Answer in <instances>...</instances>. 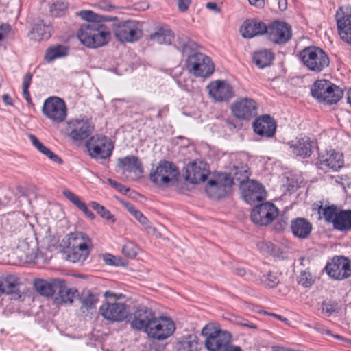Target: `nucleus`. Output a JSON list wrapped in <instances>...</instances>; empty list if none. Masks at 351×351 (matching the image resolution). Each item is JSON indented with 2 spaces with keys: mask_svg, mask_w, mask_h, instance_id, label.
I'll return each mask as SVG.
<instances>
[{
  "mask_svg": "<svg viewBox=\"0 0 351 351\" xmlns=\"http://www.w3.org/2000/svg\"><path fill=\"white\" fill-rule=\"evenodd\" d=\"M67 8V3L62 1L53 3L50 7V13L52 16H61Z\"/></svg>",
  "mask_w": 351,
  "mask_h": 351,
  "instance_id": "obj_48",
  "label": "nucleus"
},
{
  "mask_svg": "<svg viewBox=\"0 0 351 351\" xmlns=\"http://www.w3.org/2000/svg\"><path fill=\"white\" fill-rule=\"evenodd\" d=\"M223 351H243L239 346L228 345Z\"/></svg>",
  "mask_w": 351,
  "mask_h": 351,
  "instance_id": "obj_63",
  "label": "nucleus"
},
{
  "mask_svg": "<svg viewBox=\"0 0 351 351\" xmlns=\"http://www.w3.org/2000/svg\"><path fill=\"white\" fill-rule=\"evenodd\" d=\"M336 18L341 39L351 44V6L339 8L336 13Z\"/></svg>",
  "mask_w": 351,
  "mask_h": 351,
  "instance_id": "obj_18",
  "label": "nucleus"
},
{
  "mask_svg": "<svg viewBox=\"0 0 351 351\" xmlns=\"http://www.w3.org/2000/svg\"><path fill=\"white\" fill-rule=\"evenodd\" d=\"M249 3L254 6L257 8H263L265 5L264 0H248Z\"/></svg>",
  "mask_w": 351,
  "mask_h": 351,
  "instance_id": "obj_61",
  "label": "nucleus"
},
{
  "mask_svg": "<svg viewBox=\"0 0 351 351\" xmlns=\"http://www.w3.org/2000/svg\"><path fill=\"white\" fill-rule=\"evenodd\" d=\"M62 283L57 288L58 298L56 300H60V302L69 304H72L73 299L78 295L77 289L68 288L65 285V281L62 279Z\"/></svg>",
  "mask_w": 351,
  "mask_h": 351,
  "instance_id": "obj_36",
  "label": "nucleus"
},
{
  "mask_svg": "<svg viewBox=\"0 0 351 351\" xmlns=\"http://www.w3.org/2000/svg\"><path fill=\"white\" fill-rule=\"evenodd\" d=\"M29 139L32 143V145L40 152L42 153L45 149L47 147H45L39 140L38 138L34 134H29Z\"/></svg>",
  "mask_w": 351,
  "mask_h": 351,
  "instance_id": "obj_55",
  "label": "nucleus"
},
{
  "mask_svg": "<svg viewBox=\"0 0 351 351\" xmlns=\"http://www.w3.org/2000/svg\"><path fill=\"white\" fill-rule=\"evenodd\" d=\"M65 252L66 253V259L73 263L83 262L88 256L87 255L82 256V252L75 250L74 248H70V250L67 248Z\"/></svg>",
  "mask_w": 351,
  "mask_h": 351,
  "instance_id": "obj_47",
  "label": "nucleus"
},
{
  "mask_svg": "<svg viewBox=\"0 0 351 351\" xmlns=\"http://www.w3.org/2000/svg\"><path fill=\"white\" fill-rule=\"evenodd\" d=\"M62 193L68 200L82 211L87 217L90 219H95V216L93 213L88 208L86 204L82 202L77 195L68 189H64Z\"/></svg>",
  "mask_w": 351,
  "mask_h": 351,
  "instance_id": "obj_37",
  "label": "nucleus"
},
{
  "mask_svg": "<svg viewBox=\"0 0 351 351\" xmlns=\"http://www.w3.org/2000/svg\"><path fill=\"white\" fill-rule=\"evenodd\" d=\"M311 95L318 101L327 104L337 103L343 97V90L326 80L316 81L311 89Z\"/></svg>",
  "mask_w": 351,
  "mask_h": 351,
  "instance_id": "obj_5",
  "label": "nucleus"
},
{
  "mask_svg": "<svg viewBox=\"0 0 351 351\" xmlns=\"http://www.w3.org/2000/svg\"><path fill=\"white\" fill-rule=\"evenodd\" d=\"M233 181L227 174L219 176L216 180H210L206 188V193L211 197L221 199L230 193Z\"/></svg>",
  "mask_w": 351,
  "mask_h": 351,
  "instance_id": "obj_11",
  "label": "nucleus"
},
{
  "mask_svg": "<svg viewBox=\"0 0 351 351\" xmlns=\"http://www.w3.org/2000/svg\"><path fill=\"white\" fill-rule=\"evenodd\" d=\"M315 276L311 273L308 267L300 269L296 276L297 283L304 288L311 287L315 283Z\"/></svg>",
  "mask_w": 351,
  "mask_h": 351,
  "instance_id": "obj_38",
  "label": "nucleus"
},
{
  "mask_svg": "<svg viewBox=\"0 0 351 351\" xmlns=\"http://www.w3.org/2000/svg\"><path fill=\"white\" fill-rule=\"evenodd\" d=\"M67 54L68 48L64 45H58L47 49L45 59L47 62H51L55 59L66 56Z\"/></svg>",
  "mask_w": 351,
  "mask_h": 351,
  "instance_id": "obj_39",
  "label": "nucleus"
},
{
  "mask_svg": "<svg viewBox=\"0 0 351 351\" xmlns=\"http://www.w3.org/2000/svg\"><path fill=\"white\" fill-rule=\"evenodd\" d=\"M230 174L232 175L231 179L238 181L241 185L250 180L249 168L247 165L234 166L231 170Z\"/></svg>",
  "mask_w": 351,
  "mask_h": 351,
  "instance_id": "obj_40",
  "label": "nucleus"
},
{
  "mask_svg": "<svg viewBox=\"0 0 351 351\" xmlns=\"http://www.w3.org/2000/svg\"><path fill=\"white\" fill-rule=\"evenodd\" d=\"M177 48L182 53L189 54L196 47V44L188 38H179ZM186 66L189 72L196 77H208L214 71V64L210 58L199 52L188 56Z\"/></svg>",
  "mask_w": 351,
  "mask_h": 351,
  "instance_id": "obj_2",
  "label": "nucleus"
},
{
  "mask_svg": "<svg viewBox=\"0 0 351 351\" xmlns=\"http://www.w3.org/2000/svg\"><path fill=\"white\" fill-rule=\"evenodd\" d=\"M253 128L254 131L259 136L271 138L276 133V123L270 115L264 114L254 121Z\"/></svg>",
  "mask_w": 351,
  "mask_h": 351,
  "instance_id": "obj_23",
  "label": "nucleus"
},
{
  "mask_svg": "<svg viewBox=\"0 0 351 351\" xmlns=\"http://www.w3.org/2000/svg\"><path fill=\"white\" fill-rule=\"evenodd\" d=\"M275 58L274 53L269 49H260L254 53L253 62L259 68L264 69L271 65Z\"/></svg>",
  "mask_w": 351,
  "mask_h": 351,
  "instance_id": "obj_34",
  "label": "nucleus"
},
{
  "mask_svg": "<svg viewBox=\"0 0 351 351\" xmlns=\"http://www.w3.org/2000/svg\"><path fill=\"white\" fill-rule=\"evenodd\" d=\"M278 215V210L276 206L271 202H266L255 206L252 210L251 219L256 224L267 226L272 222Z\"/></svg>",
  "mask_w": 351,
  "mask_h": 351,
  "instance_id": "obj_15",
  "label": "nucleus"
},
{
  "mask_svg": "<svg viewBox=\"0 0 351 351\" xmlns=\"http://www.w3.org/2000/svg\"><path fill=\"white\" fill-rule=\"evenodd\" d=\"M32 79V74L29 72L24 76L23 82V93L29 92L28 88L31 84Z\"/></svg>",
  "mask_w": 351,
  "mask_h": 351,
  "instance_id": "obj_57",
  "label": "nucleus"
},
{
  "mask_svg": "<svg viewBox=\"0 0 351 351\" xmlns=\"http://www.w3.org/2000/svg\"><path fill=\"white\" fill-rule=\"evenodd\" d=\"M261 281L265 287L274 288L278 284L279 279L276 275L269 271L261 277Z\"/></svg>",
  "mask_w": 351,
  "mask_h": 351,
  "instance_id": "obj_46",
  "label": "nucleus"
},
{
  "mask_svg": "<svg viewBox=\"0 0 351 351\" xmlns=\"http://www.w3.org/2000/svg\"><path fill=\"white\" fill-rule=\"evenodd\" d=\"M180 172L175 164L167 160H160L149 174L150 180L159 187H169L175 184Z\"/></svg>",
  "mask_w": 351,
  "mask_h": 351,
  "instance_id": "obj_3",
  "label": "nucleus"
},
{
  "mask_svg": "<svg viewBox=\"0 0 351 351\" xmlns=\"http://www.w3.org/2000/svg\"><path fill=\"white\" fill-rule=\"evenodd\" d=\"M230 321L235 324H237L239 326H241L244 328H251V329H256V326L250 322V321L240 317H237L235 315H231L230 317Z\"/></svg>",
  "mask_w": 351,
  "mask_h": 351,
  "instance_id": "obj_51",
  "label": "nucleus"
},
{
  "mask_svg": "<svg viewBox=\"0 0 351 351\" xmlns=\"http://www.w3.org/2000/svg\"><path fill=\"white\" fill-rule=\"evenodd\" d=\"M175 330L174 322L170 318L156 316L145 332L152 339L162 341L171 336Z\"/></svg>",
  "mask_w": 351,
  "mask_h": 351,
  "instance_id": "obj_7",
  "label": "nucleus"
},
{
  "mask_svg": "<svg viewBox=\"0 0 351 351\" xmlns=\"http://www.w3.org/2000/svg\"><path fill=\"white\" fill-rule=\"evenodd\" d=\"M176 351H198V338L194 334H188L178 339Z\"/></svg>",
  "mask_w": 351,
  "mask_h": 351,
  "instance_id": "obj_33",
  "label": "nucleus"
},
{
  "mask_svg": "<svg viewBox=\"0 0 351 351\" xmlns=\"http://www.w3.org/2000/svg\"><path fill=\"white\" fill-rule=\"evenodd\" d=\"M201 335L205 337V348L208 351L223 350L231 340V335L220 329L217 324H207L202 330Z\"/></svg>",
  "mask_w": 351,
  "mask_h": 351,
  "instance_id": "obj_4",
  "label": "nucleus"
},
{
  "mask_svg": "<svg viewBox=\"0 0 351 351\" xmlns=\"http://www.w3.org/2000/svg\"><path fill=\"white\" fill-rule=\"evenodd\" d=\"M333 227L338 230L346 232L351 230V210H345L338 213L335 218Z\"/></svg>",
  "mask_w": 351,
  "mask_h": 351,
  "instance_id": "obj_35",
  "label": "nucleus"
},
{
  "mask_svg": "<svg viewBox=\"0 0 351 351\" xmlns=\"http://www.w3.org/2000/svg\"><path fill=\"white\" fill-rule=\"evenodd\" d=\"M86 147L91 158L106 159L112 155L114 143L107 136L95 135L86 141Z\"/></svg>",
  "mask_w": 351,
  "mask_h": 351,
  "instance_id": "obj_8",
  "label": "nucleus"
},
{
  "mask_svg": "<svg viewBox=\"0 0 351 351\" xmlns=\"http://www.w3.org/2000/svg\"><path fill=\"white\" fill-rule=\"evenodd\" d=\"M207 88L210 96L218 102H228L234 96L232 86L226 80L213 81Z\"/></svg>",
  "mask_w": 351,
  "mask_h": 351,
  "instance_id": "obj_17",
  "label": "nucleus"
},
{
  "mask_svg": "<svg viewBox=\"0 0 351 351\" xmlns=\"http://www.w3.org/2000/svg\"><path fill=\"white\" fill-rule=\"evenodd\" d=\"M257 246L263 252L274 256H276L278 254V248L270 242H260L257 244Z\"/></svg>",
  "mask_w": 351,
  "mask_h": 351,
  "instance_id": "obj_50",
  "label": "nucleus"
},
{
  "mask_svg": "<svg viewBox=\"0 0 351 351\" xmlns=\"http://www.w3.org/2000/svg\"><path fill=\"white\" fill-rule=\"evenodd\" d=\"M138 252V247L132 242H127L122 247V252L126 256L133 258Z\"/></svg>",
  "mask_w": 351,
  "mask_h": 351,
  "instance_id": "obj_52",
  "label": "nucleus"
},
{
  "mask_svg": "<svg viewBox=\"0 0 351 351\" xmlns=\"http://www.w3.org/2000/svg\"><path fill=\"white\" fill-rule=\"evenodd\" d=\"M61 283L62 282L60 278H51L49 280L36 278L34 281V287L40 295L51 297L56 292L57 288Z\"/></svg>",
  "mask_w": 351,
  "mask_h": 351,
  "instance_id": "obj_28",
  "label": "nucleus"
},
{
  "mask_svg": "<svg viewBox=\"0 0 351 351\" xmlns=\"http://www.w3.org/2000/svg\"><path fill=\"white\" fill-rule=\"evenodd\" d=\"M299 57L308 70L315 73L321 72L330 63L327 54L316 47H306L300 52Z\"/></svg>",
  "mask_w": 351,
  "mask_h": 351,
  "instance_id": "obj_6",
  "label": "nucleus"
},
{
  "mask_svg": "<svg viewBox=\"0 0 351 351\" xmlns=\"http://www.w3.org/2000/svg\"><path fill=\"white\" fill-rule=\"evenodd\" d=\"M267 30L266 25L263 22L256 19L246 20L240 29L242 36L247 38L266 34Z\"/></svg>",
  "mask_w": 351,
  "mask_h": 351,
  "instance_id": "obj_27",
  "label": "nucleus"
},
{
  "mask_svg": "<svg viewBox=\"0 0 351 351\" xmlns=\"http://www.w3.org/2000/svg\"><path fill=\"white\" fill-rule=\"evenodd\" d=\"M266 34L271 42L285 44L291 38V27L285 22L274 21L267 27Z\"/></svg>",
  "mask_w": 351,
  "mask_h": 351,
  "instance_id": "obj_16",
  "label": "nucleus"
},
{
  "mask_svg": "<svg viewBox=\"0 0 351 351\" xmlns=\"http://www.w3.org/2000/svg\"><path fill=\"white\" fill-rule=\"evenodd\" d=\"M91 247V240L90 238H86L85 241H82V243L77 245V247L74 249L77 251H81L82 253V256H84V255H89Z\"/></svg>",
  "mask_w": 351,
  "mask_h": 351,
  "instance_id": "obj_54",
  "label": "nucleus"
},
{
  "mask_svg": "<svg viewBox=\"0 0 351 351\" xmlns=\"http://www.w3.org/2000/svg\"><path fill=\"white\" fill-rule=\"evenodd\" d=\"M337 303L332 300H324L321 305L322 313L330 317L333 313L337 311Z\"/></svg>",
  "mask_w": 351,
  "mask_h": 351,
  "instance_id": "obj_49",
  "label": "nucleus"
},
{
  "mask_svg": "<svg viewBox=\"0 0 351 351\" xmlns=\"http://www.w3.org/2000/svg\"><path fill=\"white\" fill-rule=\"evenodd\" d=\"M314 146V141L307 136L298 137L290 143L291 152L296 156L303 158H308L311 155Z\"/></svg>",
  "mask_w": 351,
  "mask_h": 351,
  "instance_id": "obj_24",
  "label": "nucleus"
},
{
  "mask_svg": "<svg viewBox=\"0 0 351 351\" xmlns=\"http://www.w3.org/2000/svg\"><path fill=\"white\" fill-rule=\"evenodd\" d=\"M19 278L14 275L0 278V297L3 295H12L15 300L20 299Z\"/></svg>",
  "mask_w": 351,
  "mask_h": 351,
  "instance_id": "obj_25",
  "label": "nucleus"
},
{
  "mask_svg": "<svg viewBox=\"0 0 351 351\" xmlns=\"http://www.w3.org/2000/svg\"><path fill=\"white\" fill-rule=\"evenodd\" d=\"M173 38V32L164 24L156 26L154 32L149 35V40L158 44L170 45Z\"/></svg>",
  "mask_w": 351,
  "mask_h": 351,
  "instance_id": "obj_30",
  "label": "nucleus"
},
{
  "mask_svg": "<svg viewBox=\"0 0 351 351\" xmlns=\"http://www.w3.org/2000/svg\"><path fill=\"white\" fill-rule=\"evenodd\" d=\"M278 7L279 9L282 11L285 10L287 8V0H278Z\"/></svg>",
  "mask_w": 351,
  "mask_h": 351,
  "instance_id": "obj_64",
  "label": "nucleus"
},
{
  "mask_svg": "<svg viewBox=\"0 0 351 351\" xmlns=\"http://www.w3.org/2000/svg\"><path fill=\"white\" fill-rule=\"evenodd\" d=\"M210 171L206 162H193L186 167L185 180L191 184H199L204 182Z\"/></svg>",
  "mask_w": 351,
  "mask_h": 351,
  "instance_id": "obj_22",
  "label": "nucleus"
},
{
  "mask_svg": "<svg viewBox=\"0 0 351 351\" xmlns=\"http://www.w3.org/2000/svg\"><path fill=\"white\" fill-rule=\"evenodd\" d=\"M191 0H178V7L180 12H185L188 10Z\"/></svg>",
  "mask_w": 351,
  "mask_h": 351,
  "instance_id": "obj_58",
  "label": "nucleus"
},
{
  "mask_svg": "<svg viewBox=\"0 0 351 351\" xmlns=\"http://www.w3.org/2000/svg\"><path fill=\"white\" fill-rule=\"evenodd\" d=\"M319 167L324 171H338L343 165V155L332 152L319 157Z\"/></svg>",
  "mask_w": 351,
  "mask_h": 351,
  "instance_id": "obj_26",
  "label": "nucleus"
},
{
  "mask_svg": "<svg viewBox=\"0 0 351 351\" xmlns=\"http://www.w3.org/2000/svg\"><path fill=\"white\" fill-rule=\"evenodd\" d=\"M69 136L74 141L87 138L93 132L94 125L88 119H74L68 123Z\"/></svg>",
  "mask_w": 351,
  "mask_h": 351,
  "instance_id": "obj_21",
  "label": "nucleus"
},
{
  "mask_svg": "<svg viewBox=\"0 0 351 351\" xmlns=\"http://www.w3.org/2000/svg\"><path fill=\"white\" fill-rule=\"evenodd\" d=\"M51 27L49 25H46L43 20H36L30 32L31 38L40 41L47 40L51 37Z\"/></svg>",
  "mask_w": 351,
  "mask_h": 351,
  "instance_id": "obj_32",
  "label": "nucleus"
},
{
  "mask_svg": "<svg viewBox=\"0 0 351 351\" xmlns=\"http://www.w3.org/2000/svg\"><path fill=\"white\" fill-rule=\"evenodd\" d=\"M99 313L104 319L112 322H121L128 317L127 306L120 302H106L99 308Z\"/></svg>",
  "mask_w": 351,
  "mask_h": 351,
  "instance_id": "obj_20",
  "label": "nucleus"
},
{
  "mask_svg": "<svg viewBox=\"0 0 351 351\" xmlns=\"http://www.w3.org/2000/svg\"><path fill=\"white\" fill-rule=\"evenodd\" d=\"M104 262L109 265L121 266L124 265V262L121 258L114 256L110 254L104 255Z\"/></svg>",
  "mask_w": 351,
  "mask_h": 351,
  "instance_id": "obj_53",
  "label": "nucleus"
},
{
  "mask_svg": "<svg viewBox=\"0 0 351 351\" xmlns=\"http://www.w3.org/2000/svg\"><path fill=\"white\" fill-rule=\"evenodd\" d=\"M86 238H89L84 233L82 232H76L71 233L68 238V246L67 248H76L77 245L82 243V241H85Z\"/></svg>",
  "mask_w": 351,
  "mask_h": 351,
  "instance_id": "obj_43",
  "label": "nucleus"
},
{
  "mask_svg": "<svg viewBox=\"0 0 351 351\" xmlns=\"http://www.w3.org/2000/svg\"><path fill=\"white\" fill-rule=\"evenodd\" d=\"M291 230L294 237L299 239H306L311 234L313 226L307 219L298 217L291 221Z\"/></svg>",
  "mask_w": 351,
  "mask_h": 351,
  "instance_id": "obj_29",
  "label": "nucleus"
},
{
  "mask_svg": "<svg viewBox=\"0 0 351 351\" xmlns=\"http://www.w3.org/2000/svg\"><path fill=\"white\" fill-rule=\"evenodd\" d=\"M108 182L120 193L125 194L130 190L128 188L125 187L123 185L117 182L116 181L110 178L108 179Z\"/></svg>",
  "mask_w": 351,
  "mask_h": 351,
  "instance_id": "obj_56",
  "label": "nucleus"
},
{
  "mask_svg": "<svg viewBox=\"0 0 351 351\" xmlns=\"http://www.w3.org/2000/svg\"><path fill=\"white\" fill-rule=\"evenodd\" d=\"M86 23L80 26L77 38L84 45L90 48H97L106 45L111 38L110 29L103 23L106 21L117 20L110 17L97 14L91 10H82L76 13Z\"/></svg>",
  "mask_w": 351,
  "mask_h": 351,
  "instance_id": "obj_1",
  "label": "nucleus"
},
{
  "mask_svg": "<svg viewBox=\"0 0 351 351\" xmlns=\"http://www.w3.org/2000/svg\"><path fill=\"white\" fill-rule=\"evenodd\" d=\"M115 38L122 43H133L142 36L141 25L136 21H124L114 25Z\"/></svg>",
  "mask_w": 351,
  "mask_h": 351,
  "instance_id": "obj_9",
  "label": "nucleus"
},
{
  "mask_svg": "<svg viewBox=\"0 0 351 351\" xmlns=\"http://www.w3.org/2000/svg\"><path fill=\"white\" fill-rule=\"evenodd\" d=\"M325 269L331 278L344 280L351 276V263L345 256H336L330 263L326 265Z\"/></svg>",
  "mask_w": 351,
  "mask_h": 351,
  "instance_id": "obj_14",
  "label": "nucleus"
},
{
  "mask_svg": "<svg viewBox=\"0 0 351 351\" xmlns=\"http://www.w3.org/2000/svg\"><path fill=\"white\" fill-rule=\"evenodd\" d=\"M337 208L335 205H331L323 208L322 206L319 208V215L322 214L326 221L328 222H331L334 225L335 218L337 216L338 214Z\"/></svg>",
  "mask_w": 351,
  "mask_h": 351,
  "instance_id": "obj_42",
  "label": "nucleus"
},
{
  "mask_svg": "<svg viewBox=\"0 0 351 351\" xmlns=\"http://www.w3.org/2000/svg\"><path fill=\"white\" fill-rule=\"evenodd\" d=\"M122 204L127 208V210L135 217V219H137L139 221V223H141L146 229H153L154 230H155L154 228H152L151 226L147 217L144 216L141 211L136 210L133 205H132L129 202H122Z\"/></svg>",
  "mask_w": 351,
  "mask_h": 351,
  "instance_id": "obj_41",
  "label": "nucleus"
},
{
  "mask_svg": "<svg viewBox=\"0 0 351 351\" xmlns=\"http://www.w3.org/2000/svg\"><path fill=\"white\" fill-rule=\"evenodd\" d=\"M156 316L152 308L145 306H138L129 316L130 327L135 330H143L145 332L146 328L150 325Z\"/></svg>",
  "mask_w": 351,
  "mask_h": 351,
  "instance_id": "obj_12",
  "label": "nucleus"
},
{
  "mask_svg": "<svg viewBox=\"0 0 351 351\" xmlns=\"http://www.w3.org/2000/svg\"><path fill=\"white\" fill-rule=\"evenodd\" d=\"M206 8L207 9L213 10L215 13H219L221 12V9L218 7L217 4L215 2H208L206 4Z\"/></svg>",
  "mask_w": 351,
  "mask_h": 351,
  "instance_id": "obj_59",
  "label": "nucleus"
},
{
  "mask_svg": "<svg viewBox=\"0 0 351 351\" xmlns=\"http://www.w3.org/2000/svg\"><path fill=\"white\" fill-rule=\"evenodd\" d=\"M241 186L243 198L248 204L261 202L265 197L266 192L263 186L254 180H247Z\"/></svg>",
  "mask_w": 351,
  "mask_h": 351,
  "instance_id": "obj_19",
  "label": "nucleus"
},
{
  "mask_svg": "<svg viewBox=\"0 0 351 351\" xmlns=\"http://www.w3.org/2000/svg\"><path fill=\"white\" fill-rule=\"evenodd\" d=\"M232 114L238 119L250 120L257 114L256 101L250 98L237 99L230 107Z\"/></svg>",
  "mask_w": 351,
  "mask_h": 351,
  "instance_id": "obj_13",
  "label": "nucleus"
},
{
  "mask_svg": "<svg viewBox=\"0 0 351 351\" xmlns=\"http://www.w3.org/2000/svg\"><path fill=\"white\" fill-rule=\"evenodd\" d=\"M134 6L135 10H141V11L146 10L149 8V5L146 2L138 3L134 4Z\"/></svg>",
  "mask_w": 351,
  "mask_h": 351,
  "instance_id": "obj_60",
  "label": "nucleus"
},
{
  "mask_svg": "<svg viewBox=\"0 0 351 351\" xmlns=\"http://www.w3.org/2000/svg\"><path fill=\"white\" fill-rule=\"evenodd\" d=\"M43 114L55 123L63 122L67 114L64 101L58 97H49L43 103Z\"/></svg>",
  "mask_w": 351,
  "mask_h": 351,
  "instance_id": "obj_10",
  "label": "nucleus"
},
{
  "mask_svg": "<svg viewBox=\"0 0 351 351\" xmlns=\"http://www.w3.org/2000/svg\"><path fill=\"white\" fill-rule=\"evenodd\" d=\"M92 208L95 210L103 219L106 220H111L112 222L114 221V216L111 215L110 212L106 209V208L96 202H92L90 203Z\"/></svg>",
  "mask_w": 351,
  "mask_h": 351,
  "instance_id": "obj_45",
  "label": "nucleus"
},
{
  "mask_svg": "<svg viewBox=\"0 0 351 351\" xmlns=\"http://www.w3.org/2000/svg\"><path fill=\"white\" fill-rule=\"evenodd\" d=\"M97 300V296L88 291L86 295L84 294L82 299V308H85L86 310H92L95 308Z\"/></svg>",
  "mask_w": 351,
  "mask_h": 351,
  "instance_id": "obj_44",
  "label": "nucleus"
},
{
  "mask_svg": "<svg viewBox=\"0 0 351 351\" xmlns=\"http://www.w3.org/2000/svg\"><path fill=\"white\" fill-rule=\"evenodd\" d=\"M117 167L123 171L141 174L143 173V168L138 158L134 156H127L119 158L117 160Z\"/></svg>",
  "mask_w": 351,
  "mask_h": 351,
  "instance_id": "obj_31",
  "label": "nucleus"
},
{
  "mask_svg": "<svg viewBox=\"0 0 351 351\" xmlns=\"http://www.w3.org/2000/svg\"><path fill=\"white\" fill-rule=\"evenodd\" d=\"M2 99H3V102L6 105H8V106L13 105L12 99L11 98V97L9 95H8V94L3 95L2 97Z\"/></svg>",
  "mask_w": 351,
  "mask_h": 351,
  "instance_id": "obj_62",
  "label": "nucleus"
}]
</instances>
